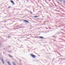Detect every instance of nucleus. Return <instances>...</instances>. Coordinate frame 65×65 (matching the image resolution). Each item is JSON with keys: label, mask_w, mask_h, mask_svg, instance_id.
<instances>
[{"label": "nucleus", "mask_w": 65, "mask_h": 65, "mask_svg": "<svg viewBox=\"0 0 65 65\" xmlns=\"http://www.w3.org/2000/svg\"><path fill=\"white\" fill-rule=\"evenodd\" d=\"M30 55L31 56V57H32L33 58H36V56L35 55H33V54H30Z\"/></svg>", "instance_id": "nucleus-1"}, {"label": "nucleus", "mask_w": 65, "mask_h": 65, "mask_svg": "<svg viewBox=\"0 0 65 65\" xmlns=\"http://www.w3.org/2000/svg\"><path fill=\"white\" fill-rule=\"evenodd\" d=\"M24 22H26V23H29V22L28 21H27L26 20H24Z\"/></svg>", "instance_id": "nucleus-2"}, {"label": "nucleus", "mask_w": 65, "mask_h": 65, "mask_svg": "<svg viewBox=\"0 0 65 65\" xmlns=\"http://www.w3.org/2000/svg\"><path fill=\"white\" fill-rule=\"evenodd\" d=\"M7 63H8V65H10V63L8 62V61H7Z\"/></svg>", "instance_id": "nucleus-3"}, {"label": "nucleus", "mask_w": 65, "mask_h": 65, "mask_svg": "<svg viewBox=\"0 0 65 65\" xmlns=\"http://www.w3.org/2000/svg\"><path fill=\"white\" fill-rule=\"evenodd\" d=\"M10 2H11L12 3H13V4H14V3H13V1H11Z\"/></svg>", "instance_id": "nucleus-4"}, {"label": "nucleus", "mask_w": 65, "mask_h": 65, "mask_svg": "<svg viewBox=\"0 0 65 65\" xmlns=\"http://www.w3.org/2000/svg\"><path fill=\"white\" fill-rule=\"evenodd\" d=\"M12 62V64H13V65H16L15 64V63H14V62Z\"/></svg>", "instance_id": "nucleus-5"}, {"label": "nucleus", "mask_w": 65, "mask_h": 65, "mask_svg": "<svg viewBox=\"0 0 65 65\" xmlns=\"http://www.w3.org/2000/svg\"><path fill=\"white\" fill-rule=\"evenodd\" d=\"M39 38H43V39H44V37H40Z\"/></svg>", "instance_id": "nucleus-6"}, {"label": "nucleus", "mask_w": 65, "mask_h": 65, "mask_svg": "<svg viewBox=\"0 0 65 65\" xmlns=\"http://www.w3.org/2000/svg\"><path fill=\"white\" fill-rule=\"evenodd\" d=\"M8 56L10 57H12V56L10 55H8Z\"/></svg>", "instance_id": "nucleus-7"}, {"label": "nucleus", "mask_w": 65, "mask_h": 65, "mask_svg": "<svg viewBox=\"0 0 65 65\" xmlns=\"http://www.w3.org/2000/svg\"><path fill=\"white\" fill-rule=\"evenodd\" d=\"M29 12H30V13L31 14H32V13H33V12H32L31 11H29Z\"/></svg>", "instance_id": "nucleus-8"}, {"label": "nucleus", "mask_w": 65, "mask_h": 65, "mask_svg": "<svg viewBox=\"0 0 65 65\" xmlns=\"http://www.w3.org/2000/svg\"><path fill=\"white\" fill-rule=\"evenodd\" d=\"M1 61H4L3 60V58L1 59Z\"/></svg>", "instance_id": "nucleus-9"}, {"label": "nucleus", "mask_w": 65, "mask_h": 65, "mask_svg": "<svg viewBox=\"0 0 65 65\" xmlns=\"http://www.w3.org/2000/svg\"><path fill=\"white\" fill-rule=\"evenodd\" d=\"M2 61V62L3 64H4V60H3V61Z\"/></svg>", "instance_id": "nucleus-10"}, {"label": "nucleus", "mask_w": 65, "mask_h": 65, "mask_svg": "<svg viewBox=\"0 0 65 65\" xmlns=\"http://www.w3.org/2000/svg\"><path fill=\"white\" fill-rule=\"evenodd\" d=\"M35 18H38V16H35Z\"/></svg>", "instance_id": "nucleus-11"}, {"label": "nucleus", "mask_w": 65, "mask_h": 65, "mask_svg": "<svg viewBox=\"0 0 65 65\" xmlns=\"http://www.w3.org/2000/svg\"><path fill=\"white\" fill-rule=\"evenodd\" d=\"M59 1H60V2H62V0H58Z\"/></svg>", "instance_id": "nucleus-12"}, {"label": "nucleus", "mask_w": 65, "mask_h": 65, "mask_svg": "<svg viewBox=\"0 0 65 65\" xmlns=\"http://www.w3.org/2000/svg\"><path fill=\"white\" fill-rule=\"evenodd\" d=\"M8 37H10V36H9Z\"/></svg>", "instance_id": "nucleus-13"}, {"label": "nucleus", "mask_w": 65, "mask_h": 65, "mask_svg": "<svg viewBox=\"0 0 65 65\" xmlns=\"http://www.w3.org/2000/svg\"><path fill=\"white\" fill-rule=\"evenodd\" d=\"M46 29H48V28H46Z\"/></svg>", "instance_id": "nucleus-14"}, {"label": "nucleus", "mask_w": 65, "mask_h": 65, "mask_svg": "<svg viewBox=\"0 0 65 65\" xmlns=\"http://www.w3.org/2000/svg\"><path fill=\"white\" fill-rule=\"evenodd\" d=\"M10 7H8V8H10Z\"/></svg>", "instance_id": "nucleus-15"}, {"label": "nucleus", "mask_w": 65, "mask_h": 65, "mask_svg": "<svg viewBox=\"0 0 65 65\" xmlns=\"http://www.w3.org/2000/svg\"><path fill=\"white\" fill-rule=\"evenodd\" d=\"M15 38V39H16V38Z\"/></svg>", "instance_id": "nucleus-16"}, {"label": "nucleus", "mask_w": 65, "mask_h": 65, "mask_svg": "<svg viewBox=\"0 0 65 65\" xmlns=\"http://www.w3.org/2000/svg\"><path fill=\"white\" fill-rule=\"evenodd\" d=\"M3 53H4V52Z\"/></svg>", "instance_id": "nucleus-17"}, {"label": "nucleus", "mask_w": 65, "mask_h": 65, "mask_svg": "<svg viewBox=\"0 0 65 65\" xmlns=\"http://www.w3.org/2000/svg\"><path fill=\"white\" fill-rule=\"evenodd\" d=\"M43 0V1H44V0Z\"/></svg>", "instance_id": "nucleus-18"}]
</instances>
